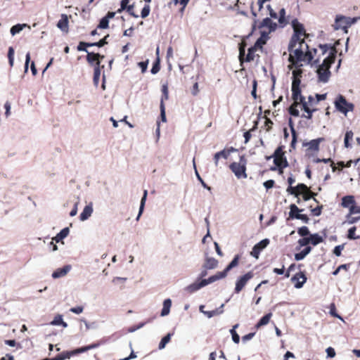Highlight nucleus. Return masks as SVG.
<instances>
[{"label": "nucleus", "mask_w": 360, "mask_h": 360, "mask_svg": "<svg viewBox=\"0 0 360 360\" xmlns=\"http://www.w3.org/2000/svg\"><path fill=\"white\" fill-rule=\"evenodd\" d=\"M288 51L290 52L289 57L292 56L296 63L297 60H302L310 63L314 58L312 51L309 50V46L305 42L304 38L300 39L297 46Z\"/></svg>", "instance_id": "1"}, {"label": "nucleus", "mask_w": 360, "mask_h": 360, "mask_svg": "<svg viewBox=\"0 0 360 360\" xmlns=\"http://www.w3.org/2000/svg\"><path fill=\"white\" fill-rule=\"evenodd\" d=\"M300 82L297 80L292 81V98L293 100V103L289 107L288 112L290 115L294 117H299L300 112L297 110V107L299 105L303 104L305 103V98L301 94Z\"/></svg>", "instance_id": "2"}, {"label": "nucleus", "mask_w": 360, "mask_h": 360, "mask_svg": "<svg viewBox=\"0 0 360 360\" xmlns=\"http://www.w3.org/2000/svg\"><path fill=\"white\" fill-rule=\"evenodd\" d=\"M292 27L293 28L294 34H292L289 42L288 47V51H291L292 48H295L300 39L304 38L308 35L306 33L304 25L300 23L297 19H294L292 21Z\"/></svg>", "instance_id": "3"}, {"label": "nucleus", "mask_w": 360, "mask_h": 360, "mask_svg": "<svg viewBox=\"0 0 360 360\" xmlns=\"http://www.w3.org/2000/svg\"><path fill=\"white\" fill-rule=\"evenodd\" d=\"M247 44L245 41H242L239 44V61L240 65H242L244 62H251L255 59H259V55L256 53L258 49L255 48L253 46L248 49V53L245 55V47Z\"/></svg>", "instance_id": "4"}, {"label": "nucleus", "mask_w": 360, "mask_h": 360, "mask_svg": "<svg viewBox=\"0 0 360 360\" xmlns=\"http://www.w3.org/2000/svg\"><path fill=\"white\" fill-rule=\"evenodd\" d=\"M274 158V162L278 168L279 173H283V169L288 166V162L285 157V152L283 151V146H278L274 151L272 156L266 157V160H270Z\"/></svg>", "instance_id": "5"}, {"label": "nucleus", "mask_w": 360, "mask_h": 360, "mask_svg": "<svg viewBox=\"0 0 360 360\" xmlns=\"http://www.w3.org/2000/svg\"><path fill=\"white\" fill-rule=\"evenodd\" d=\"M288 61L290 62V64L288 65V68L289 70H292V81L297 80L301 83V77L303 74V70L302 69V67L303 66L302 63V60H297V63L295 62V59L293 58L289 57Z\"/></svg>", "instance_id": "6"}, {"label": "nucleus", "mask_w": 360, "mask_h": 360, "mask_svg": "<svg viewBox=\"0 0 360 360\" xmlns=\"http://www.w3.org/2000/svg\"><path fill=\"white\" fill-rule=\"evenodd\" d=\"M319 48L321 49L323 54L326 53L329 49L330 50L329 56L323 60V63L321 64L322 65L325 66V68L330 69L331 65L335 62L336 58L337 51L335 48L330 46L328 44H320Z\"/></svg>", "instance_id": "7"}, {"label": "nucleus", "mask_w": 360, "mask_h": 360, "mask_svg": "<svg viewBox=\"0 0 360 360\" xmlns=\"http://www.w3.org/2000/svg\"><path fill=\"white\" fill-rule=\"evenodd\" d=\"M253 277L254 273L252 271L239 276L236 281L234 292L236 294L240 293Z\"/></svg>", "instance_id": "8"}, {"label": "nucleus", "mask_w": 360, "mask_h": 360, "mask_svg": "<svg viewBox=\"0 0 360 360\" xmlns=\"http://www.w3.org/2000/svg\"><path fill=\"white\" fill-rule=\"evenodd\" d=\"M356 21L355 18H351L343 15H337L334 24L335 30H346L352 24Z\"/></svg>", "instance_id": "9"}, {"label": "nucleus", "mask_w": 360, "mask_h": 360, "mask_svg": "<svg viewBox=\"0 0 360 360\" xmlns=\"http://www.w3.org/2000/svg\"><path fill=\"white\" fill-rule=\"evenodd\" d=\"M335 108L341 112L346 114L349 111L354 110V105L348 103L345 98L340 95L335 102Z\"/></svg>", "instance_id": "10"}, {"label": "nucleus", "mask_w": 360, "mask_h": 360, "mask_svg": "<svg viewBox=\"0 0 360 360\" xmlns=\"http://www.w3.org/2000/svg\"><path fill=\"white\" fill-rule=\"evenodd\" d=\"M229 168L238 179L247 177V174L245 172L246 167L245 164L241 165L238 162H234L229 165Z\"/></svg>", "instance_id": "11"}, {"label": "nucleus", "mask_w": 360, "mask_h": 360, "mask_svg": "<svg viewBox=\"0 0 360 360\" xmlns=\"http://www.w3.org/2000/svg\"><path fill=\"white\" fill-rule=\"evenodd\" d=\"M162 98L160 104V117L162 122H166V115H165V100H167L169 98V91L167 85H163L162 86Z\"/></svg>", "instance_id": "12"}, {"label": "nucleus", "mask_w": 360, "mask_h": 360, "mask_svg": "<svg viewBox=\"0 0 360 360\" xmlns=\"http://www.w3.org/2000/svg\"><path fill=\"white\" fill-rule=\"evenodd\" d=\"M270 241L268 238H265L262 240L260 242L257 243L254 245L252 248V251L250 252L251 256L253 257L258 259L260 252L267 247V245L269 244Z\"/></svg>", "instance_id": "13"}, {"label": "nucleus", "mask_w": 360, "mask_h": 360, "mask_svg": "<svg viewBox=\"0 0 360 360\" xmlns=\"http://www.w3.org/2000/svg\"><path fill=\"white\" fill-rule=\"evenodd\" d=\"M307 278L303 271L295 274L290 279L295 288H301L307 282Z\"/></svg>", "instance_id": "14"}, {"label": "nucleus", "mask_w": 360, "mask_h": 360, "mask_svg": "<svg viewBox=\"0 0 360 360\" xmlns=\"http://www.w3.org/2000/svg\"><path fill=\"white\" fill-rule=\"evenodd\" d=\"M235 150V149L231 147L229 149H224L219 152H217L214 155V165L216 167L218 166L219 160L220 158H224L225 160L228 159L230 155L231 152Z\"/></svg>", "instance_id": "15"}, {"label": "nucleus", "mask_w": 360, "mask_h": 360, "mask_svg": "<svg viewBox=\"0 0 360 360\" xmlns=\"http://www.w3.org/2000/svg\"><path fill=\"white\" fill-rule=\"evenodd\" d=\"M317 73L319 75V79L323 82H326L328 80L330 74L329 69L325 68V66L322 65H319L317 70Z\"/></svg>", "instance_id": "16"}, {"label": "nucleus", "mask_w": 360, "mask_h": 360, "mask_svg": "<svg viewBox=\"0 0 360 360\" xmlns=\"http://www.w3.org/2000/svg\"><path fill=\"white\" fill-rule=\"evenodd\" d=\"M324 138H318L316 139H313L307 143H303V146H309L308 150L312 151H319V145L321 142L324 141Z\"/></svg>", "instance_id": "17"}, {"label": "nucleus", "mask_w": 360, "mask_h": 360, "mask_svg": "<svg viewBox=\"0 0 360 360\" xmlns=\"http://www.w3.org/2000/svg\"><path fill=\"white\" fill-rule=\"evenodd\" d=\"M307 185L304 184H298L297 186H289L287 188V192L291 195H294L295 197L298 198L300 195V190H306Z\"/></svg>", "instance_id": "18"}, {"label": "nucleus", "mask_w": 360, "mask_h": 360, "mask_svg": "<svg viewBox=\"0 0 360 360\" xmlns=\"http://www.w3.org/2000/svg\"><path fill=\"white\" fill-rule=\"evenodd\" d=\"M98 56L96 55V53L94 52H87V55L86 56V61L88 63L94 67H101L100 65V61L98 60Z\"/></svg>", "instance_id": "19"}, {"label": "nucleus", "mask_w": 360, "mask_h": 360, "mask_svg": "<svg viewBox=\"0 0 360 360\" xmlns=\"http://www.w3.org/2000/svg\"><path fill=\"white\" fill-rule=\"evenodd\" d=\"M228 274V271H226V269H224L222 271H218L214 275L210 276L207 279H205V281L207 283V285L213 283L217 280L224 278L226 277Z\"/></svg>", "instance_id": "20"}, {"label": "nucleus", "mask_w": 360, "mask_h": 360, "mask_svg": "<svg viewBox=\"0 0 360 360\" xmlns=\"http://www.w3.org/2000/svg\"><path fill=\"white\" fill-rule=\"evenodd\" d=\"M354 204H356V201L353 195H346L342 198L341 205L343 207L349 208V211L350 207H352Z\"/></svg>", "instance_id": "21"}, {"label": "nucleus", "mask_w": 360, "mask_h": 360, "mask_svg": "<svg viewBox=\"0 0 360 360\" xmlns=\"http://www.w3.org/2000/svg\"><path fill=\"white\" fill-rule=\"evenodd\" d=\"M219 262L214 257H206L203 267L205 269H213L218 266Z\"/></svg>", "instance_id": "22"}, {"label": "nucleus", "mask_w": 360, "mask_h": 360, "mask_svg": "<svg viewBox=\"0 0 360 360\" xmlns=\"http://www.w3.org/2000/svg\"><path fill=\"white\" fill-rule=\"evenodd\" d=\"M100 345H101L100 342L93 343V344H91L89 345L84 346V347L72 350L71 352H72V355H75V354H79V353H82V352H86V351L92 349L97 348Z\"/></svg>", "instance_id": "23"}, {"label": "nucleus", "mask_w": 360, "mask_h": 360, "mask_svg": "<svg viewBox=\"0 0 360 360\" xmlns=\"http://www.w3.org/2000/svg\"><path fill=\"white\" fill-rule=\"evenodd\" d=\"M68 18L66 14H62L61 18L57 23V27L62 31L68 32Z\"/></svg>", "instance_id": "24"}, {"label": "nucleus", "mask_w": 360, "mask_h": 360, "mask_svg": "<svg viewBox=\"0 0 360 360\" xmlns=\"http://www.w3.org/2000/svg\"><path fill=\"white\" fill-rule=\"evenodd\" d=\"M70 269V266H65L63 268L57 269L52 274V277L53 278H58L63 277V276H65L68 273Z\"/></svg>", "instance_id": "25"}, {"label": "nucleus", "mask_w": 360, "mask_h": 360, "mask_svg": "<svg viewBox=\"0 0 360 360\" xmlns=\"http://www.w3.org/2000/svg\"><path fill=\"white\" fill-rule=\"evenodd\" d=\"M271 316H272V313H271V312L265 314L257 323V324L255 325V328L259 329L262 326L267 325L269 323Z\"/></svg>", "instance_id": "26"}, {"label": "nucleus", "mask_w": 360, "mask_h": 360, "mask_svg": "<svg viewBox=\"0 0 360 360\" xmlns=\"http://www.w3.org/2000/svg\"><path fill=\"white\" fill-rule=\"evenodd\" d=\"M93 212V207L91 205H86L82 211V212L80 214L79 219L82 221L86 220L92 214Z\"/></svg>", "instance_id": "27"}, {"label": "nucleus", "mask_w": 360, "mask_h": 360, "mask_svg": "<svg viewBox=\"0 0 360 360\" xmlns=\"http://www.w3.org/2000/svg\"><path fill=\"white\" fill-rule=\"evenodd\" d=\"M266 27L269 29V31H274L276 30L277 25L275 22H273L272 20L269 18H264L262 22L260 23L259 27Z\"/></svg>", "instance_id": "28"}, {"label": "nucleus", "mask_w": 360, "mask_h": 360, "mask_svg": "<svg viewBox=\"0 0 360 360\" xmlns=\"http://www.w3.org/2000/svg\"><path fill=\"white\" fill-rule=\"evenodd\" d=\"M266 43V34L265 32H262L261 37L257 39L253 46L259 51H262L263 45Z\"/></svg>", "instance_id": "29"}, {"label": "nucleus", "mask_w": 360, "mask_h": 360, "mask_svg": "<svg viewBox=\"0 0 360 360\" xmlns=\"http://www.w3.org/2000/svg\"><path fill=\"white\" fill-rule=\"evenodd\" d=\"M207 285V283L206 281H205V279H202L200 283H193L190 285H188L187 287V290L190 292V293H193L197 290H198L199 289H200L201 288L204 287Z\"/></svg>", "instance_id": "30"}, {"label": "nucleus", "mask_w": 360, "mask_h": 360, "mask_svg": "<svg viewBox=\"0 0 360 360\" xmlns=\"http://www.w3.org/2000/svg\"><path fill=\"white\" fill-rule=\"evenodd\" d=\"M310 244L314 246L317 245L318 244L323 243L324 241V238L323 236H320L319 233H313L309 236Z\"/></svg>", "instance_id": "31"}, {"label": "nucleus", "mask_w": 360, "mask_h": 360, "mask_svg": "<svg viewBox=\"0 0 360 360\" xmlns=\"http://www.w3.org/2000/svg\"><path fill=\"white\" fill-rule=\"evenodd\" d=\"M302 195V198L304 200L307 201L309 200L311 198H314V200L317 202L316 199L314 198V195H316V193L312 192L307 186L306 190H300V195Z\"/></svg>", "instance_id": "32"}, {"label": "nucleus", "mask_w": 360, "mask_h": 360, "mask_svg": "<svg viewBox=\"0 0 360 360\" xmlns=\"http://www.w3.org/2000/svg\"><path fill=\"white\" fill-rule=\"evenodd\" d=\"M302 109L307 113V115H302V117L308 120H311L312 118L313 112L316 110V109H311V108L308 106V103H305L302 104Z\"/></svg>", "instance_id": "33"}, {"label": "nucleus", "mask_w": 360, "mask_h": 360, "mask_svg": "<svg viewBox=\"0 0 360 360\" xmlns=\"http://www.w3.org/2000/svg\"><path fill=\"white\" fill-rule=\"evenodd\" d=\"M354 133L352 130L347 131L345 135L344 145L345 148H351V142L353 140Z\"/></svg>", "instance_id": "34"}, {"label": "nucleus", "mask_w": 360, "mask_h": 360, "mask_svg": "<svg viewBox=\"0 0 360 360\" xmlns=\"http://www.w3.org/2000/svg\"><path fill=\"white\" fill-rule=\"evenodd\" d=\"M70 230L69 228L66 227L63 229L53 238V240H55L56 243L60 242L63 238L68 236L69 234Z\"/></svg>", "instance_id": "35"}, {"label": "nucleus", "mask_w": 360, "mask_h": 360, "mask_svg": "<svg viewBox=\"0 0 360 360\" xmlns=\"http://www.w3.org/2000/svg\"><path fill=\"white\" fill-rule=\"evenodd\" d=\"M51 324L53 326H59L61 325L64 328L68 326V323L63 320V316L60 314L56 315L53 320L51 322Z\"/></svg>", "instance_id": "36"}, {"label": "nucleus", "mask_w": 360, "mask_h": 360, "mask_svg": "<svg viewBox=\"0 0 360 360\" xmlns=\"http://www.w3.org/2000/svg\"><path fill=\"white\" fill-rule=\"evenodd\" d=\"M240 259V256L239 255H235L233 260L225 268L226 271L229 272L232 269L236 267L239 264Z\"/></svg>", "instance_id": "37"}, {"label": "nucleus", "mask_w": 360, "mask_h": 360, "mask_svg": "<svg viewBox=\"0 0 360 360\" xmlns=\"http://www.w3.org/2000/svg\"><path fill=\"white\" fill-rule=\"evenodd\" d=\"M103 68H104V65H102L101 67H94V68L93 80H94V83L96 86H97L99 82L101 69Z\"/></svg>", "instance_id": "38"}, {"label": "nucleus", "mask_w": 360, "mask_h": 360, "mask_svg": "<svg viewBox=\"0 0 360 360\" xmlns=\"http://www.w3.org/2000/svg\"><path fill=\"white\" fill-rule=\"evenodd\" d=\"M289 126L291 129L292 138L291 143H290V147L292 148L293 149H295V144L297 143V133L294 129L293 124H292L291 119H290V120H289Z\"/></svg>", "instance_id": "39"}, {"label": "nucleus", "mask_w": 360, "mask_h": 360, "mask_svg": "<svg viewBox=\"0 0 360 360\" xmlns=\"http://www.w3.org/2000/svg\"><path fill=\"white\" fill-rule=\"evenodd\" d=\"M172 306V301L170 299H167L163 302V308L161 311V316H167L169 313L170 307Z\"/></svg>", "instance_id": "40"}, {"label": "nucleus", "mask_w": 360, "mask_h": 360, "mask_svg": "<svg viewBox=\"0 0 360 360\" xmlns=\"http://www.w3.org/2000/svg\"><path fill=\"white\" fill-rule=\"evenodd\" d=\"M303 210L299 209V207L295 205L291 204L290 205V212H289V217L291 219H295L296 214H300V212H302Z\"/></svg>", "instance_id": "41"}, {"label": "nucleus", "mask_w": 360, "mask_h": 360, "mask_svg": "<svg viewBox=\"0 0 360 360\" xmlns=\"http://www.w3.org/2000/svg\"><path fill=\"white\" fill-rule=\"evenodd\" d=\"M193 167L195 169V175H196V177L197 179H198V181L201 183L202 186L207 189L208 191H211V187L208 186L205 183V181H203V179L201 178V176H200L198 170H197V168H196V165H195V158H193Z\"/></svg>", "instance_id": "42"}, {"label": "nucleus", "mask_w": 360, "mask_h": 360, "mask_svg": "<svg viewBox=\"0 0 360 360\" xmlns=\"http://www.w3.org/2000/svg\"><path fill=\"white\" fill-rule=\"evenodd\" d=\"M173 334L172 333H168L165 337H163L159 343L158 348L160 349H162L165 347L166 345L170 341L171 337Z\"/></svg>", "instance_id": "43"}, {"label": "nucleus", "mask_w": 360, "mask_h": 360, "mask_svg": "<svg viewBox=\"0 0 360 360\" xmlns=\"http://www.w3.org/2000/svg\"><path fill=\"white\" fill-rule=\"evenodd\" d=\"M356 231V226H352L350 229H349V230L347 231V238H349V240L359 239L360 236L356 235V233H355Z\"/></svg>", "instance_id": "44"}, {"label": "nucleus", "mask_w": 360, "mask_h": 360, "mask_svg": "<svg viewBox=\"0 0 360 360\" xmlns=\"http://www.w3.org/2000/svg\"><path fill=\"white\" fill-rule=\"evenodd\" d=\"M269 113H270V110H266L264 112V114H265L264 125H265L266 131H269L272 129V126L274 124L273 122L269 117H267V115H269Z\"/></svg>", "instance_id": "45"}, {"label": "nucleus", "mask_w": 360, "mask_h": 360, "mask_svg": "<svg viewBox=\"0 0 360 360\" xmlns=\"http://www.w3.org/2000/svg\"><path fill=\"white\" fill-rule=\"evenodd\" d=\"M238 324H236L235 326H233V328L230 330V333L232 335L233 341L236 344L239 343V342H240V336L236 331V328H238Z\"/></svg>", "instance_id": "46"}, {"label": "nucleus", "mask_w": 360, "mask_h": 360, "mask_svg": "<svg viewBox=\"0 0 360 360\" xmlns=\"http://www.w3.org/2000/svg\"><path fill=\"white\" fill-rule=\"evenodd\" d=\"M314 162H316V163H319V162H324V163H328V162H331V167L333 169V171L335 172L336 170V167L335 165V163L333 162V161L330 159V158H323V159H320V158H316L314 160Z\"/></svg>", "instance_id": "47"}, {"label": "nucleus", "mask_w": 360, "mask_h": 360, "mask_svg": "<svg viewBox=\"0 0 360 360\" xmlns=\"http://www.w3.org/2000/svg\"><path fill=\"white\" fill-rule=\"evenodd\" d=\"M93 46V43H89V42H84V41H80L77 46V51H86V53L87 47Z\"/></svg>", "instance_id": "48"}, {"label": "nucleus", "mask_w": 360, "mask_h": 360, "mask_svg": "<svg viewBox=\"0 0 360 360\" xmlns=\"http://www.w3.org/2000/svg\"><path fill=\"white\" fill-rule=\"evenodd\" d=\"M352 215L353 214H350L349 212L346 215L345 223H347L349 224H353L360 219V216L353 217Z\"/></svg>", "instance_id": "49"}, {"label": "nucleus", "mask_w": 360, "mask_h": 360, "mask_svg": "<svg viewBox=\"0 0 360 360\" xmlns=\"http://www.w3.org/2000/svg\"><path fill=\"white\" fill-rule=\"evenodd\" d=\"M72 356V352H65L58 354L53 360H65V359H69Z\"/></svg>", "instance_id": "50"}, {"label": "nucleus", "mask_w": 360, "mask_h": 360, "mask_svg": "<svg viewBox=\"0 0 360 360\" xmlns=\"http://www.w3.org/2000/svg\"><path fill=\"white\" fill-rule=\"evenodd\" d=\"M298 234L302 237H305L307 236H310V232L307 226H302L298 229L297 230Z\"/></svg>", "instance_id": "51"}, {"label": "nucleus", "mask_w": 360, "mask_h": 360, "mask_svg": "<svg viewBox=\"0 0 360 360\" xmlns=\"http://www.w3.org/2000/svg\"><path fill=\"white\" fill-rule=\"evenodd\" d=\"M8 58L10 66L13 67L14 63V49L12 46L8 48Z\"/></svg>", "instance_id": "52"}, {"label": "nucleus", "mask_w": 360, "mask_h": 360, "mask_svg": "<svg viewBox=\"0 0 360 360\" xmlns=\"http://www.w3.org/2000/svg\"><path fill=\"white\" fill-rule=\"evenodd\" d=\"M99 29H107L109 27V20L107 18L103 17L101 19L99 24L97 26Z\"/></svg>", "instance_id": "53"}, {"label": "nucleus", "mask_w": 360, "mask_h": 360, "mask_svg": "<svg viewBox=\"0 0 360 360\" xmlns=\"http://www.w3.org/2000/svg\"><path fill=\"white\" fill-rule=\"evenodd\" d=\"M109 37V34L105 36L103 39L99 40L98 42H94L93 46L103 47L108 44L107 39Z\"/></svg>", "instance_id": "54"}, {"label": "nucleus", "mask_w": 360, "mask_h": 360, "mask_svg": "<svg viewBox=\"0 0 360 360\" xmlns=\"http://www.w3.org/2000/svg\"><path fill=\"white\" fill-rule=\"evenodd\" d=\"M147 195H148V191H147V190H145L144 192H143V197L141 198V205H140L139 213L138 217L141 215V214L142 213V212L143 210V207H144L145 202H146V200Z\"/></svg>", "instance_id": "55"}, {"label": "nucleus", "mask_w": 360, "mask_h": 360, "mask_svg": "<svg viewBox=\"0 0 360 360\" xmlns=\"http://www.w3.org/2000/svg\"><path fill=\"white\" fill-rule=\"evenodd\" d=\"M150 11V7L148 4H146L141 12V16L143 18H146Z\"/></svg>", "instance_id": "56"}, {"label": "nucleus", "mask_w": 360, "mask_h": 360, "mask_svg": "<svg viewBox=\"0 0 360 360\" xmlns=\"http://www.w3.org/2000/svg\"><path fill=\"white\" fill-rule=\"evenodd\" d=\"M297 243L301 247L307 246L309 244H310L309 236L300 238Z\"/></svg>", "instance_id": "57"}, {"label": "nucleus", "mask_w": 360, "mask_h": 360, "mask_svg": "<svg viewBox=\"0 0 360 360\" xmlns=\"http://www.w3.org/2000/svg\"><path fill=\"white\" fill-rule=\"evenodd\" d=\"M22 30V25L18 24L14 26H13L11 28V34L12 35H15L17 33H19Z\"/></svg>", "instance_id": "58"}, {"label": "nucleus", "mask_w": 360, "mask_h": 360, "mask_svg": "<svg viewBox=\"0 0 360 360\" xmlns=\"http://www.w3.org/2000/svg\"><path fill=\"white\" fill-rule=\"evenodd\" d=\"M345 248V244L339 245L335 247L333 249V254L335 255L337 257H340L341 255L342 250Z\"/></svg>", "instance_id": "59"}, {"label": "nucleus", "mask_w": 360, "mask_h": 360, "mask_svg": "<svg viewBox=\"0 0 360 360\" xmlns=\"http://www.w3.org/2000/svg\"><path fill=\"white\" fill-rule=\"evenodd\" d=\"M279 15H280V17L278 19V22H280V24H281V25L286 24V21L285 19V11L284 8L281 9V11H279Z\"/></svg>", "instance_id": "60"}, {"label": "nucleus", "mask_w": 360, "mask_h": 360, "mask_svg": "<svg viewBox=\"0 0 360 360\" xmlns=\"http://www.w3.org/2000/svg\"><path fill=\"white\" fill-rule=\"evenodd\" d=\"M349 264H341L333 272V274L334 276H336L338 274L340 271H342V269L347 271L349 269Z\"/></svg>", "instance_id": "61"}, {"label": "nucleus", "mask_w": 360, "mask_h": 360, "mask_svg": "<svg viewBox=\"0 0 360 360\" xmlns=\"http://www.w3.org/2000/svg\"><path fill=\"white\" fill-rule=\"evenodd\" d=\"M326 352L327 353V357L328 358H333L336 355V353H335V351L334 348H333L331 347H328L326 349Z\"/></svg>", "instance_id": "62"}, {"label": "nucleus", "mask_w": 360, "mask_h": 360, "mask_svg": "<svg viewBox=\"0 0 360 360\" xmlns=\"http://www.w3.org/2000/svg\"><path fill=\"white\" fill-rule=\"evenodd\" d=\"M295 217V219H300L302 221H304V223H308V221L309 220V219L307 214H303L300 213V214H296Z\"/></svg>", "instance_id": "63"}, {"label": "nucleus", "mask_w": 360, "mask_h": 360, "mask_svg": "<svg viewBox=\"0 0 360 360\" xmlns=\"http://www.w3.org/2000/svg\"><path fill=\"white\" fill-rule=\"evenodd\" d=\"M350 214H355L360 213V206H357L356 203L352 207H350V210L349 211Z\"/></svg>", "instance_id": "64"}]
</instances>
